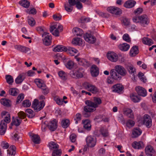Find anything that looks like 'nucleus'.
<instances>
[{
	"mask_svg": "<svg viewBox=\"0 0 156 156\" xmlns=\"http://www.w3.org/2000/svg\"><path fill=\"white\" fill-rule=\"evenodd\" d=\"M133 20L134 22L140 23L144 27L147 25L150 22L149 19L146 15L134 16L133 18Z\"/></svg>",
	"mask_w": 156,
	"mask_h": 156,
	"instance_id": "nucleus-1",
	"label": "nucleus"
},
{
	"mask_svg": "<svg viewBox=\"0 0 156 156\" xmlns=\"http://www.w3.org/2000/svg\"><path fill=\"white\" fill-rule=\"evenodd\" d=\"M45 105V102L43 101H39L37 99H35L33 102L32 107L36 112H38L42 110Z\"/></svg>",
	"mask_w": 156,
	"mask_h": 156,
	"instance_id": "nucleus-2",
	"label": "nucleus"
},
{
	"mask_svg": "<svg viewBox=\"0 0 156 156\" xmlns=\"http://www.w3.org/2000/svg\"><path fill=\"white\" fill-rule=\"evenodd\" d=\"M83 70L82 68H79L71 71L70 73L72 77L74 78L80 79L83 76Z\"/></svg>",
	"mask_w": 156,
	"mask_h": 156,
	"instance_id": "nucleus-3",
	"label": "nucleus"
},
{
	"mask_svg": "<svg viewBox=\"0 0 156 156\" xmlns=\"http://www.w3.org/2000/svg\"><path fill=\"white\" fill-rule=\"evenodd\" d=\"M83 87L88 91L93 94H96L99 91V89L95 85L87 82H84L83 84Z\"/></svg>",
	"mask_w": 156,
	"mask_h": 156,
	"instance_id": "nucleus-4",
	"label": "nucleus"
},
{
	"mask_svg": "<svg viewBox=\"0 0 156 156\" xmlns=\"http://www.w3.org/2000/svg\"><path fill=\"white\" fill-rule=\"evenodd\" d=\"M102 102L101 99L98 97H94V102L88 100L86 101V104L88 105L92 108L96 109L98 107L99 105L101 104Z\"/></svg>",
	"mask_w": 156,
	"mask_h": 156,
	"instance_id": "nucleus-5",
	"label": "nucleus"
},
{
	"mask_svg": "<svg viewBox=\"0 0 156 156\" xmlns=\"http://www.w3.org/2000/svg\"><path fill=\"white\" fill-rule=\"evenodd\" d=\"M86 141L87 145L88 147H93L96 145L97 140L94 137L89 136L86 138Z\"/></svg>",
	"mask_w": 156,
	"mask_h": 156,
	"instance_id": "nucleus-6",
	"label": "nucleus"
},
{
	"mask_svg": "<svg viewBox=\"0 0 156 156\" xmlns=\"http://www.w3.org/2000/svg\"><path fill=\"white\" fill-rule=\"evenodd\" d=\"M42 37H44L43 39L44 44L47 46L50 45L52 39L51 36L47 32H44L42 34Z\"/></svg>",
	"mask_w": 156,
	"mask_h": 156,
	"instance_id": "nucleus-7",
	"label": "nucleus"
},
{
	"mask_svg": "<svg viewBox=\"0 0 156 156\" xmlns=\"http://www.w3.org/2000/svg\"><path fill=\"white\" fill-rule=\"evenodd\" d=\"M107 10L110 13L116 15H119L122 13L121 9L117 7L110 6L107 8Z\"/></svg>",
	"mask_w": 156,
	"mask_h": 156,
	"instance_id": "nucleus-8",
	"label": "nucleus"
},
{
	"mask_svg": "<svg viewBox=\"0 0 156 156\" xmlns=\"http://www.w3.org/2000/svg\"><path fill=\"white\" fill-rule=\"evenodd\" d=\"M96 109L92 108L88 105L85 106L83 108V111L82 112V114L85 117H88L90 115V113L93 112L96 110Z\"/></svg>",
	"mask_w": 156,
	"mask_h": 156,
	"instance_id": "nucleus-9",
	"label": "nucleus"
},
{
	"mask_svg": "<svg viewBox=\"0 0 156 156\" xmlns=\"http://www.w3.org/2000/svg\"><path fill=\"white\" fill-rule=\"evenodd\" d=\"M114 69L121 76H124L127 74V71L122 66L117 65L114 67Z\"/></svg>",
	"mask_w": 156,
	"mask_h": 156,
	"instance_id": "nucleus-10",
	"label": "nucleus"
},
{
	"mask_svg": "<svg viewBox=\"0 0 156 156\" xmlns=\"http://www.w3.org/2000/svg\"><path fill=\"white\" fill-rule=\"evenodd\" d=\"M108 58L112 62H115L118 59V56L113 51L108 52L107 54Z\"/></svg>",
	"mask_w": 156,
	"mask_h": 156,
	"instance_id": "nucleus-11",
	"label": "nucleus"
},
{
	"mask_svg": "<svg viewBox=\"0 0 156 156\" xmlns=\"http://www.w3.org/2000/svg\"><path fill=\"white\" fill-rule=\"evenodd\" d=\"M144 124L147 127L150 128L152 126V120L150 116L145 114L144 117L143 121Z\"/></svg>",
	"mask_w": 156,
	"mask_h": 156,
	"instance_id": "nucleus-12",
	"label": "nucleus"
},
{
	"mask_svg": "<svg viewBox=\"0 0 156 156\" xmlns=\"http://www.w3.org/2000/svg\"><path fill=\"white\" fill-rule=\"evenodd\" d=\"M57 123L58 122L55 119L51 120L48 124V127L51 131H54L57 128Z\"/></svg>",
	"mask_w": 156,
	"mask_h": 156,
	"instance_id": "nucleus-13",
	"label": "nucleus"
},
{
	"mask_svg": "<svg viewBox=\"0 0 156 156\" xmlns=\"http://www.w3.org/2000/svg\"><path fill=\"white\" fill-rule=\"evenodd\" d=\"M2 116H5L4 119L2 120L1 123L7 125V123H9L10 122V114L7 112L3 111L2 113Z\"/></svg>",
	"mask_w": 156,
	"mask_h": 156,
	"instance_id": "nucleus-14",
	"label": "nucleus"
},
{
	"mask_svg": "<svg viewBox=\"0 0 156 156\" xmlns=\"http://www.w3.org/2000/svg\"><path fill=\"white\" fill-rule=\"evenodd\" d=\"M84 37L85 40L89 43L93 44L96 41L95 37L91 34L86 33Z\"/></svg>",
	"mask_w": 156,
	"mask_h": 156,
	"instance_id": "nucleus-15",
	"label": "nucleus"
},
{
	"mask_svg": "<svg viewBox=\"0 0 156 156\" xmlns=\"http://www.w3.org/2000/svg\"><path fill=\"white\" fill-rule=\"evenodd\" d=\"M110 75L112 78L115 80H118L121 78L120 75L115 70L112 69L110 71Z\"/></svg>",
	"mask_w": 156,
	"mask_h": 156,
	"instance_id": "nucleus-16",
	"label": "nucleus"
},
{
	"mask_svg": "<svg viewBox=\"0 0 156 156\" xmlns=\"http://www.w3.org/2000/svg\"><path fill=\"white\" fill-rule=\"evenodd\" d=\"M26 76V72H23L20 73L15 80L16 84L21 83L25 78Z\"/></svg>",
	"mask_w": 156,
	"mask_h": 156,
	"instance_id": "nucleus-17",
	"label": "nucleus"
},
{
	"mask_svg": "<svg viewBox=\"0 0 156 156\" xmlns=\"http://www.w3.org/2000/svg\"><path fill=\"white\" fill-rule=\"evenodd\" d=\"M135 90L136 91L139 95L143 97H145L147 95V92L146 90L144 88L138 86L136 87Z\"/></svg>",
	"mask_w": 156,
	"mask_h": 156,
	"instance_id": "nucleus-18",
	"label": "nucleus"
},
{
	"mask_svg": "<svg viewBox=\"0 0 156 156\" xmlns=\"http://www.w3.org/2000/svg\"><path fill=\"white\" fill-rule=\"evenodd\" d=\"M129 73L133 76V80H135L136 76V72L135 68L132 65L128 66L126 68Z\"/></svg>",
	"mask_w": 156,
	"mask_h": 156,
	"instance_id": "nucleus-19",
	"label": "nucleus"
},
{
	"mask_svg": "<svg viewBox=\"0 0 156 156\" xmlns=\"http://www.w3.org/2000/svg\"><path fill=\"white\" fill-rule=\"evenodd\" d=\"M90 71L91 74L93 77H96L99 74V69L95 65H94L91 66Z\"/></svg>",
	"mask_w": 156,
	"mask_h": 156,
	"instance_id": "nucleus-20",
	"label": "nucleus"
},
{
	"mask_svg": "<svg viewBox=\"0 0 156 156\" xmlns=\"http://www.w3.org/2000/svg\"><path fill=\"white\" fill-rule=\"evenodd\" d=\"M112 91L117 93H119L121 92L123 89L122 85L120 84H117L113 85L112 87Z\"/></svg>",
	"mask_w": 156,
	"mask_h": 156,
	"instance_id": "nucleus-21",
	"label": "nucleus"
},
{
	"mask_svg": "<svg viewBox=\"0 0 156 156\" xmlns=\"http://www.w3.org/2000/svg\"><path fill=\"white\" fill-rule=\"evenodd\" d=\"M132 146L133 148L140 149L144 147V144L142 141H135L132 144Z\"/></svg>",
	"mask_w": 156,
	"mask_h": 156,
	"instance_id": "nucleus-22",
	"label": "nucleus"
},
{
	"mask_svg": "<svg viewBox=\"0 0 156 156\" xmlns=\"http://www.w3.org/2000/svg\"><path fill=\"white\" fill-rule=\"evenodd\" d=\"M16 147L14 145H11L7 150V156H14L16 153Z\"/></svg>",
	"mask_w": 156,
	"mask_h": 156,
	"instance_id": "nucleus-23",
	"label": "nucleus"
},
{
	"mask_svg": "<svg viewBox=\"0 0 156 156\" xmlns=\"http://www.w3.org/2000/svg\"><path fill=\"white\" fill-rule=\"evenodd\" d=\"M136 2L133 0H128L124 4V6L126 8H131L134 6Z\"/></svg>",
	"mask_w": 156,
	"mask_h": 156,
	"instance_id": "nucleus-24",
	"label": "nucleus"
},
{
	"mask_svg": "<svg viewBox=\"0 0 156 156\" xmlns=\"http://www.w3.org/2000/svg\"><path fill=\"white\" fill-rule=\"evenodd\" d=\"M139 52V50L138 46H135L132 47L130 51L129 54L130 56L134 57L138 54Z\"/></svg>",
	"mask_w": 156,
	"mask_h": 156,
	"instance_id": "nucleus-25",
	"label": "nucleus"
},
{
	"mask_svg": "<svg viewBox=\"0 0 156 156\" xmlns=\"http://www.w3.org/2000/svg\"><path fill=\"white\" fill-rule=\"evenodd\" d=\"M14 48L15 49L19 50L20 51L25 53H26L30 50L29 48L20 45H16L15 46Z\"/></svg>",
	"mask_w": 156,
	"mask_h": 156,
	"instance_id": "nucleus-26",
	"label": "nucleus"
},
{
	"mask_svg": "<svg viewBox=\"0 0 156 156\" xmlns=\"http://www.w3.org/2000/svg\"><path fill=\"white\" fill-rule=\"evenodd\" d=\"M50 30L53 35L55 36H59V31L58 30V29L56 28V25H54L51 27Z\"/></svg>",
	"mask_w": 156,
	"mask_h": 156,
	"instance_id": "nucleus-27",
	"label": "nucleus"
},
{
	"mask_svg": "<svg viewBox=\"0 0 156 156\" xmlns=\"http://www.w3.org/2000/svg\"><path fill=\"white\" fill-rule=\"evenodd\" d=\"M34 82L37 87L39 88H41L46 87L45 84L44 83L43 81L41 79H35Z\"/></svg>",
	"mask_w": 156,
	"mask_h": 156,
	"instance_id": "nucleus-28",
	"label": "nucleus"
},
{
	"mask_svg": "<svg viewBox=\"0 0 156 156\" xmlns=\"http://www.w3.org/2000/svg\"><path fill=\"white\" fill-rule=\"evenodd\" d=\"M30 136L31 137L32 141L35 144H39L40 143V137L38 135L30 133Z\"/></svg>",
	"mask_w": 156,
	"mask_h": 156,
	"instance_id": "nucleus-29",
	"label": "nucleus"
},
{
	"mask_svg": "<svg viewBox=\"0 0 156 156\" xmlns=\"http://www.w3.org/2000/svg\"><path fill=\"white\" fill-rule=\"evenodd\" d=\"M142 131L141 129L139 128H135L133 131V138H136L140 136L142 133Z\"/></svg>",
	"mask_w": 156,
	"mask_h": 156,
	"instance_id": "nucleus-30",
	"label": "nucleus"
},
{
	"mask_svg": "<svg viewBox=\"0 0 156 156\" xmlns=\"http://www.w3.org/2000/svg\"><path fill=\"white\" fill-rule=\"evenodd\" d=\"M118 47L121 51H126L129 48L130 45L126 43H123L119 44Z\"/></svg>",
	"mask_w": 156,
	"mask_h": 156,
	"instance_id": "nucleus-31",
	"label": "nucleus"
},
{
	"mask_svg": "<svg viewBox=\"0 0 156 156\" xmlns=\"http://www.w3.org/2000/svg\"><path fill=\"white\" fill-rule=\"evenodd\" d=\"M58 74L59 77L62 80L65 81L67 79V74L64 71L62 70L58 72Z\"/></svg>",
	"mask_w": 156,
	"mask_h": 156,
	"instance_id": "nucleus-32",
	"label": "nucleus"
},
{
	"mask_svg": "<svg viewBox=\"0 0 156 156\" xmlns=\"http://www.w3.org/2000/svg\"><path fill=\"white\" fill-rule=\"evenodd\" d=\"M64 65L67 69L70 70L73 68L74 62L71 60H68L64 62Z\"/></svg>",
	"mask_w": 156,
	"mask_h": 156,
	"instance_id": "nucleus-33",
	"label": "nucleus"
},
{
	"mask_svg": "<svg viewBox=\"0 0 156 156\" xmlns=\"http://www.w3.org/2000/svg\"><path fill=\"white\" fill-rule=\"evenodd\" d=\"M154 152L152 147L151 145L147 146L145 148V153L148 156H152V153Z\"/></svg>",
	"mask_w": 156,
	"mask_h": 156,
	"instance_id": "nucleus-34",
	"label": "nucleus"
},
{
	"mask_svg": "<svg viewBox=\"0 0 156 156\" xmlns=\"http://www.w3.org/2000/svg\"><path fill=\"white\" fill-rule=\"evenodd\" d=\"M66 52L69 53L71 55H74L75 54L77 53L78 51L74 48L68 47H66Z\"/></svg>",
	"mask_w": 156,
	"mask_h": 156,
	"instance_id": "nucleus-35",
	"label": "nucleus"
},
{
	"mask_svg": "<svg viewBox=\"0 0 156 156\" xmlns=\"http://www.w3.org/2000/svg\"><path fill=\"white\" fill-rule=\"evenodd\" d=\"M21 122V119H20L18 117L15 118L14 117H13L12 121L11 124L12 125H14L16 126H18L20 125Z\"/></svg>",
	"mask_w": 156,
	"mask_h": 156,
	"instance_id": "nucleus-36",
	"label": "nucleus"
},
{
	"mask_svg": "<svg viewBox=\"0 0 156 156\" xmlns=\"http://www.w3.org/2000/svg\"><path fill=\"white\" fill-rule=\"evenodd\" d=\"M66 47L64 46L61 45H57L53 48V51L55 52L62 51H66Z\"/></svg>",
	"mask_w": 156,
	"mask_h": 156,
	"instance_id": "nucleus-37",
	"label": "nucleus"
},
{
	"mask_svg": "<svg viewBox=\"0 0 156 156\" xmlns=\"http://www.w3.org/2000/svg\"><path fill=\"white\" fill-rule=\"evenodd\" d=\"M53 98L54 100L58 105H62L63 104V102H64L65 103H66L67 102V101H63V100L60 99L59 97L57 96H54Z\"/></svg>",
	"mask_w": 156,
	"mask_h": 156,
	"instance_id": "nucleus-38",
	"label": "nucleus"
},
{
	"mask_svg": "<svg viewBox=\"0 0 156 156\" xmlns=\"http://www.w3.org/2000/svg\"><path fill=\"white\" fill-rule=\"evenodd\" d=\"M7 125L4 124L2 123L0 124V135H3L6 131Z\"/></svg>",
	"mask_w": 156,
	"mask_h": 156,
	"instance_id": "nucleus-39",
	"label": "nucleus"
},
{
	"mask_svg": "<svg viewBox=\"0 0 156 156\" xmlns=\"http://www.w3.org/2000/svg\"><path fill=\"white\" fill-rule=\"evenodd\" d=\"M73 31L74 34L76 35L77 36H81L83 34L82 30L77 27L74 28Z\"/></svg>",
	"mask_w": 156,
	"mask_h": 156,
	"instance_id": "nucleus-40",
	"label": "nucleus"
},
{
	"mask_svg": "<svg viewBox=\"0 0 156 156\" xmlns=\"http://www.w3.org/2000/svg\"><path fill=\"white\" fill-rule=\"evenodd\" d=\"M82 122L83 124L84 128L88 130H90L91 126L90 121L88 120H86L83 121Z\"/></svg>",
	"mask_w": 156,
	"mask_h": 156,
	"instance_id": "nucleus-41",
	"label": "nucleus"
},
{
	"mask_svg": "<svg viewBox=\"0 0 156 156\" xmlns=\"http://www.w3.org/2000/svg\"><path fill=\"white\" fill-rule=\"evenodd\" d=\"M48 147L50 150H53L55 149H58L59 145L57 144L54 141H51L49 143Z\"/></svg>",
	"mask_w": 156,
	"mask_h": 156,
	"instance_id": "nucleus-42",
	"label": "nucleus"
},
{
	"mask_svg": "<svg viewBox=\"0 0 156 156\" xmlns=\"http://www.w3.org/2000/svg\"><path fill=\"white\" fill-rule=\"evenodd\" d=\"M69 124L70 121L68 119H64L62 120L61 125L63 128H67L69 126Z\"/></svg>",
	"mask_w": 156,
	"mask_h": 156,
	"instance_id": "nucleus-43",
	"label": "nucleus"
},
{
	"mask_svg": "<svg viewBox=\"0 0 156 156\" xmlns=\"http://www.w3.org/2000/svg\"><path fill=\"white\" fill-rule=\"evenodd\" d=\"M19 4L23 7L28 8L30 6V2L27 0H22L19 1Z\"/></svg>",
	"mask_w": 156,
	"mask_h": 156,
	"instance_id": "nucleus-44",
	"label": "nucleus"
},
{
	"mask_svg": "<svg viewBox=\"0 0 156 156\" xmlns=\"http://www.w3.org/2000/svg\"><path fill=\"white\" fill-rule=\"evenodd\" d=\"M142 42L144 44L151 45L153 44L152 40L148 37H144L142 39Z\"/></svg>",
	"mask_w": 156,
	"mask_h": 156,
	"instance_id": "nucleus-45",
	"label": "nucleus"
},
{
	"mask_svg": "<svg viewBox=\"0 0 156 156\" xmlns=\"http://www.w3.org/2000/svg\"><path fill=\"white\" fill-rule=\"evenodd\" d=\"M100 132L101 135L104 137H106L108 136V130L106 129L101 128L100 129Z\"/></svg>",
	"mask_w": 156,
	"mask_h": 156,
	"instance_id": "nucleus-46",
	"label": "nucleus"
},
{
	"mask_svg": "<svg viewBox=\"0 0 156 156\" xmlns=\"http://www.w3.org/2000/svg\"><path fill=\"white\" fill-rule=\"evenodd\" d=\"M82 39L79 38L77 37L74 38L72 41L73 44L80 45L82 44Z\"/></svg>",
	"mask_w": 156,
	"mask_h": 156,
	"instance_id": "nucleus-47",
	"label": "nucleus"
},
{
	"mask_svg": "<svg viewBox=\"0 0 156 156\" xmlns=\"http://www.w3.org/2000/svg\"><path fill=\"white\" fill-rule=\"evenodd\" d=\"M5 77L6 82L9 84H12L14 81L13 77L11 75H6Z\"/></svg>",
	"mask_w": 156,
	"mask_h": 156,
	"instance_id": "nucleus-48",
	"label": "nucleus"
},
{
	"mask_svg": "<svg viewBox=\"0 0 156 156\" xmlns=\"http://www.w3.org/2000/svg\"><path fill=\"white\" fill-rule=\"evenodd\" d=\"M27 21L28 24L31 27L34 26L35 24V21L34 18L32 17H28Z\"/></svg>",
	"mask_w": 156,
	"mask_h": 156,
	"instance_id": "nucleus-49",
	"label": "nucleus"
},
{
	"mask_svg": "<svg viewBox=\"0 0 156 156\" xmlns=\"http://www.w3.org/2000/svg\"><path fill=\"white\" fill-rule=\"evenodd\" d=\"M131 100L134 102H138L140 101V97L137 95H135L133 94L130 96Z\"/></svg>",
	"mask_w": 156,
	"mask_h": 156,
	"instance_id": "nucleus-50",
	"label": "nucleus"
},
{
	"mask_svg": "<svg viewBox=\"0 0 156 156\" xmlns=\"http://www.w3.org/2000/svg\"><path fill=\"white\" fill-rule=\"evenodd\" d=\"M27 115L29 118H32L34 116L33 111L30 109H27L26 110Z\"/></svg>",
	"mask_w": 156,
	"mask_h": 156,
	"instance_id": "nucleus-51",
	"label": "nucleus"
},
{
	"mask_svg": "<svg viewBox=\"0 0 156 156\" xmlns=\"http://www.w3.org/2000/svg\"><path fill=\"white\" fill-rule=\"evenodd\" d=\"M137 76L139 78L141 81L144 83L146 82L147 79L144 76V74L142 72H139L137 75Z\"/></svg>",
	"mask_w": 156,
	"mask_h": 156,
	"instance_id": "nucleus-52",
	"label": "nucleus"
},
{
	"mask_svg": "<svg viewBox=\"0 0 156 156\" xmlns=\"http://www.w3.org/2000/svg\"><path fill=\"white\" fill-rule=\"evenodd\" d=\"M126 115L129 118L131 119H133L134 115L132 110L128 109L125 112Z\"/></svg>",
	"mask_w": 156,
	"mask_h": 156,
	"instance_id": "nucleus-53",
	"label": "nucleus"
},
{
	"mask_svg": "<svg viewBox=\"0 0 156 156\" xmlns=\"http://www.w3.org/2000/svg\"><path fill=\"white\" fill-rule=\"evenodd\" d=\"M73 6L67 3L64 4V8L68 12H71L73 9Z\"/></svg>",
	"mask_w": 156,
	"mask_h": 156,
	"instance_id": "nucleus-54",
	"label": "nucleus"
},
{
	"mask_svg": "<svg viewBox=\"0 0 156 156\" xmlns=\"http://www.w3.org/2000/svg\"><path fill=\"white\" fill-rule=\"evenodd\" d=\"M9 100L6 98L2 99L0 100L1 104L5 106H10Z\"/></svg>",
	"mask_w": 156,
	"mask_h": 156,
	"instance_id": "nucleus-55",
	"label": "nucleus"
},
{
	"mask_svg": "<svg viewBox=\"0 0 156 156\" xmlns=\"http://www.w3.org/2000/svg\"><path fill=\"white\" fill-rule=\"evenodd\" d=\"M81 118L82 116L80 113H78L76 114L74 118L75 123L77 124L80 121L81 119Z\"/></svg>",
	"mask_w": 156,
	"mask_h": 156,
	"instance_id": "nucleus-56",
	"label": "nucleus"
},
{
	"mask_svg": "<svg viewBox=\"0 0 156 156\" xmlns=\"http://www.w3.org/2000/svg\"><path fill=\"white\" fill-rule=\"evenodd\" d=\"M26 12L28 14L33 15H35L37 12L36 9L34 8H31L30 9H27Z\"/></svg>",
	"mask_w": 156,
	"mask_h": 156,
	"instance_id": "nucleus-57",
	"label": "nucleus"
},
{
	"mask_svg": "<svg viewBox=\"0 0 156 156\" xmlns=\"http://www.w3.org/2000/svg\"><path fill=\"white\" fill-rule=\"evenodd\" d=\"M62 151L60 149L54 150L52 153V156H61Z\"/></svg>",
	"mask_w": 156,
	"mask_h": 156,
	"instance_id": "nucleus-58",
	"label": "nucleus"
},
{
	"mask_svg": "<svg viewBox=\"0 0 156 156\" xmlns=\"http://www.w3.org/2000/svg\"><path fill=\"white\" fill-rule=\"evenodd\" d=\"M123 39L127 42L131 41V38L128 34H125L122 36Z\"/></svg>",
	"mask_w": 156,
	"mask_h": 156,
	"instance_id": "nucleus-59",
	"label": "nucleus"
},
{
	"mask_svg": "<svg viewBox=\"0 0 156 156\" xmlns=\"http://www.w3.org/2000/svg\"><path fill=\"white\" fill-rule=\"evenodd\" d=\"M18 117L20 119H24L26 117V114L23 111H20L19 112L18 114Z\"/></svg>",
	"mask_w": 156,
	"mask_h": 156,
	"instance_id": "nucleus-60",
	"label": "nucleus"
},
{
	"mask_svg": "<svg viewBox=\"0 0 156 156\" xmlns=\"http://www.w3.org/2000/svg\"><path fill=\"white\" fill-rule=\"evenodd\" d=\"M135 124L134 121L131 120H128L126 122V125L128 127H131L134 126Z\"/></svg>",
	"mask_w": 156,
	"mask_h": 156,
	"instance_id": "nucleus-61",
	"label": "nucleus"
},
{
	"mask_svg": "<svg viewBox=\"0 0 156 156\" xmlns=\"http://www.w3.org/2000/svg\"><path fill=\"white\" fill-rule=\"evenodd\" d=\"M9 94L12 96H16L17 95V91L16 89L15 88H10L9 90Z\"/></svg>",
	"mask_w": 156,
	"mask_h": 156,
	"instance_id": "nucleus-62",
	"label": "nucleus"
},
{
	"mask_svg": "<svg viewBox=\"0 0 156 156\" xmlns=\"http://www.w3.org/2000/svg\"><path fill=\"white\" fill-rule=\"evenodd\" d=\"M31 105V102L28 100H24L23 102V105L25 107H28L30 106Z\"/></svg>",
	"mask_w": 156,
	"mask_h": 156,
	"instance_id": "nucleus-63",
	"label": "nucleus"
},
{
	"mask_svg": "<svg viewBox=\"0 0 156 156\" xmlns=\"http://www.w3.org/2000/svg\"><path fill=\"white\" fill-rule=\"evenodd\" d=\"M1 146L3 149H7L9 147V144L6 142L3 141L1 143Z\"/></svg>",
	"mask_w": 156,
	"mask_h": 156,
	"instance_id": "nucleus-64",
	"label": "nucleus"
}]
</instances>
